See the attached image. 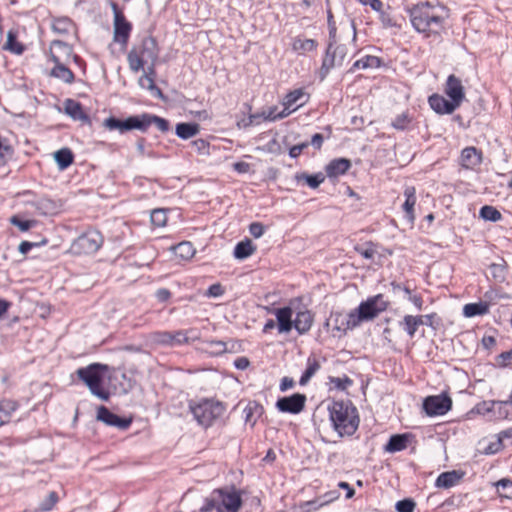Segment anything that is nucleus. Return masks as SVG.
<instances>
[{"instance_id":"obj_1","label":"nucleus","mask_w":512,"mask_h":512,"mask_svg":"<svg viewBox=\"0 0 512 512\" xmlns=\"http://www.w3.org/2000/svg\"><path fill=\"white\" fill-rule=\"evenodd\" d=\"M449 10L443 5H432L429 2L419 3L409 10L413 28L426 38L438 40L444 30V22Z\"/></svg>"},{"instance_id":"obj_2","label":"nucleus","mask_w":512,"mask_h":512,"mask_svg":"<svg viewBox=\"0 0 512 512\" xmlns=\"http://www.w3.org/2000/svg\"><path fill=\"white\" fill-rule=\"evenodd\" d=\"M328 410L333 427L340 436L355 433L359 426V416L351 402L334 401Z\"/></svg>"},{"instance_id":"obj_3","label":"nucleus","mask_w":512,"mask_h":512,"mask_svg":"<svg viewBox=\"0 0 512 512\" xmlns=\"http://www.w3.org/2000/svg\"><path fill=\"white\" fill-rule=\"evenodd\" d=\"M387 302L381 294L369 298L362 302L357 309L351 311L341 324H337L335 329L346 331L357 327L361 322L374 319L380 312L386 310Z\"/></svg>"},{"instance_id":"obj_4","label":"nucleus","mask_w":512,"mask_h":512,"mask_svg":"<svg viewBox=\"0 0 512 512\" xmlns=\"http://www.w3.org/2000/svg\"><path fill=\"white\" fill-rule=\"evenodd\" d=\"M242 506L240 492L234 488L215 489L205 499L200 512H238Z\"/></svg>"},{"instance_id":"obj_5","label":"nucleus","mask_w":512,"mask_h":512,"mask_svg":"<svg viewBox=\"0 0 512 512\" xmlns=\"http://www.w3.org/2000/svg\"><path fill=\"white\" fill-rule=\"evenodd\" d=\"M159 48L155 38L144 37L136 43L128 54L129 64H155Z\"/></svg>"},{"instance_id":"obj_6","label":"nucleus","mask_w":512,"mask_h":512,"mask_svg":"<svg viewBox=\"0 0 512 512\" xmlns=\"http://www.w3.org/2000/svg\"><path fill=\"white\" fill-rule=\"evenodd\" d=\"M194 418L205 427L210 426L225 411L222 403L210 399H203L197 404L189 405Z\"/></svg>"},{"instance_id":"obj_7","label":"nucleus","mask_w":512,"mask_h":512,"mask_svg":"<svg viewBox=\"0 0 512 512\" xmlns=\"http://www.w3.org/2000/svg\"><path fill=\"white\" fill-rule=\"evenodd\" d=\"M103 366L100 364H91L85 368H79L76 373L78 377L88 386L90 392L103 401L109 399V392L104 390L101 386V375L99 368Z\"/></svg>"},{"instance_id":"obj_8","label":"nucleus","mask_w":512,"mask_h":512,"mask_svg":"<svg viewBox=\"0 0 512 512\" xmlns=\"http://www.w3.org/2000/svg\"><path fill=\"white\" fill-rule=\"evenodd\" d=\"M193 332L194 330L156 331L150 334V341L158 345L179 346L198 339L197 335L190 336Z\"/></svg>"},{"instance_id":"obj_9","label":"nucleus","mask_w":512,"mask_h":512,"mask_svg":"<svg viewBox=\"0 0 512 512\" xmlns=\"http://www.w3.org/2000/svg\"><path fill=\"white\" fill-rule=\"evenodd\" d=\"M103 244V237L97 230H89L77 237L71 244V252L76 255L93 254Z\"/></svg>"},{"instance_id":"obj_10","label":"nucleus","mask_w":512,"mask_h":512,"mask_svg":"<svg viewBox=\"0 0 512 512\" xmlns=\"http://www.w3.org/2000/svg\"><path fill=\"white\" fill-rule=\"evenodd\" d=\"M113 11V40L115 43L125 47L128 44L132 31V24L126 19L123 12L115 2L111 3Z\"/></svg>"},{"instance_id":"obj_11","label":"nucleus","mask_w":512,"mask_h":512,"mask_svg":"<svg viewBox=\"0 0 512 512\" xmlns=\"http://www.w3.org/2000/svg\"><path fill=\"white\" fill-rule=\"evenodd\" d=\"M452 407V400L446 394L428 396L423 402V409L429 416L446 414Z\"/></svg>"},{"instance_id":"obj_12","label":"nucleus","mask_w":512,"mask_h":512,"mask_svg":"<svg viewBox=\"0 0 512 512\" xmlns=\"http://www.w3.org/2000/svg\"><path fill=\"white\" fill-rule=\"evenodd\" d=\"M50 56L54 64H70L71 61L78 63V56L73 54L72 47L61 40L51 43Z\"/></svg>"},{"instance_id":"obj_13","label":"nucleus","mask_w":512,"mask_h":512,"mask_svg":"<svg viewBox=\"0 0 512 512\" xmlns=\"http://www.w3.org/2000/svg\"><path fill=\"white\" fill-rule=\"evenodd\" d=\"M103 126L108 130H118L120 133H124L126 131H130L133 129H137L140 131V128L143 127V124L140 123V115L130 116L125 120H120L115 117H109L104 120Z\"/></svg>"},{"instance_id":"obj_14","label":"nucleus","mask_w":512,"mask_h":512,"mask_svg":"<svg viewBox=\"0 0 512 512\" xmlns=\"http://www.w3.org/2000/svg\"><path fill=\"white\" fill-rule=\"evenodd\" d=\"M305 401V395L296 393L288 397L279 398L276 402V407L281 412L297 414L303 410Z\"/></svg>"},{"instance_id":"obj_15","label":"nucleus","mask_w":512,"mask_h":512,"mask_svg":"<svg viewBox=\"0 0 512 512\" xmlns=\"http://www.w3.org/2000/svg\"><path fill=\"white\" fill-rule=\"evenodd\" d=\"M308 96L305 94L303 89H296L289 92L283 101L284 110L278 115L279 118H283L291 114L297 108L301 107L306 103Z\"/></svg>"},{"instance_id":"obj_16","label":"nucleus","mask_w":512,"mask_h":512,"mask_svg":"<svg viewBox=\"0 0 512 512\" xmlns=\"http://www.w3.org/2000/svg\"><path fill=\"white\" fill-rule=\"evenodd\" d=\"M446 95L457 106L460 107L465 99V91L462 82L455 75H450L447 78L445 89Z\"/></svg>"},{"instance_id":"obj_17","label":"nucleus","mask_w":512,"mask_h":512,"mask_svg":"<svg viewBox=\"0 0 512 512\" xmlns=\"http://www.w3.org/2000/svg\"><path fill=\"white\" fill-rule=\"evenodd\" d=\"M97 420L105 423L108 426L117 427L121 430L127 429L131 425V419L121 418L112 413L105 406H100L97 410Z\"/></svg>"},{"instance_id":"obj_18","label":"nucleus","mask_w":512,"mask_h":512,"mask_svg":"<svg viewBox=\"0 0 512 512\" xmlns=\"http://www.w3.org/2000/svg\"><path fill=\"white\" fill-rule=\"evenodd\" d=\"M130 67L135 73H138L140 70L142 71L143 74L139 77L138 83L143 89H147L155 95L161 94L160 89H158L155 85V71L153 66H148L147 69H145V66Z\"/></svg>"},{"instance_id":"obj_19","label":"nucleus","mask_w":512,"mask_h":512,"mask_svg":"<svg viewBox=\"0 0 512 512\" xmlns=\"http://www.w3.org/2000/svg\"><path fill=\"white\" fill-rule=\"evenodd\" d=\"M277 320V328L280 334L289 333L293 328V310L289 306L277 308L272 311Z\"/></svg>"},{"instance_id":"obj_20","label":"nucleus","mask_w":512,"mask_h":512,"mask_svg":"<svg viewBox=\"0 0 512 512\" xmlns=\"http://www.w3.org/2000/svg\"><path fill=\"white\" fill-rule=\"evenodd\" d=\"M428 102L430 107L438 114H451L458 108L451 100H447L439 94L431 95Z\"/></svg>"},{"instance_id":"obj_21","label":"nucleus","mask_w":512,"mask_h":512,"mask_svg":"<svg viewBox=\"0 0 512 512\" xmlns=\"http://www.w3.org/2000/svg\"><path fill=\"white\" fill-rule=\"evenodd\" d=\"M482 162V153L475 147H466L461 152V164L466 169H473Z\"/></svg>"},{"instance_id":"obj_22","label":"nucleus","mask_w":512,"mask_h":512,"mask_svg":"<svg viewBox=\"0 0 512 512\" xmlns=\"http://www.w3.org/2000/svg\"><path fill=\"white\" fill-rule=\"evenodd\" d=\"M463 476L464 473L457 470L443 472L437 477L435 486L445 489L454 487L461 481Z\"/></svg>"},{"instance_id":"obj_23","label":"nucleus","mask_w":512,"mask_h":512,"mask_svg":"<svg viewBox=\"0 0 512 512\" xmlns=\"http://www.w3.org/2000/svg\"><path fill=\"white\" fill-rule=\"evenodd\" d=\"M351 167V161L346 158H338L329 162L326 166V175L329 178H337L344 175Z\"/></svg>"},{"instance_id":"obj_24","label":"nucleus","mask_w":512,"mask_h":512,"mask_svg":"<svg viewBox=\"0 0 512 512\" xmlns=\"http://www.w3.org/2000/svg\"><path fill=\"white\" fill-rule=\"evenodd\" d=\"M140 123L143 124V127L140 128L142 132H145L151 125H155L161 132H166L169 129V122L166 119L148 113L140 115Z\"/></svg>"},{"instance_id":"obj_25","label":"nucleus","mask_w":512,"mask_h":512,"mask_svg":"<svg viewBox=\"0 0 512 512\" xmlns=\"http://www.w3.org/2000/svg\"><path fill=\"white\" fill-rule=\"evenodd\" d=\"M52 30L62 36L76 35V25L68 17L55 18L52 21Z\"/></svg>"},{"instance_id":"obj_26","label":"nucleus","mask_w":512,"mask_h":512,"mask_svg":"<svg viewBox=\"0 0 512 512\" xmlns=\"http://www.w3.org/2000/svg\"><path fill=\"white\" fill-rule=\"evenodd\" d=\"M405 202L402 205L405 216L410 223L415 220L414 206L416 204V190L414 187H406L404 191Z\"/></svg>"},{"instance_id":"obj_27","label":"nucleus","mask_w":512,"mask_h":512,"mask_svg":"<svg viewBox=\"0 0 512 512\" xmlns=\"http://www.w3.org/2000/svg\"><path fill=\"white\" fill-rule=\"evenodd\" d=\"M293 321V328H295L299 334H305L310 330L313 324V316L308 310L300 311Z\"/></svg>"},{"instance_id":"obj_28","label":"nucleus","mask_w":512,"mask_h":512,"mask_svg":"<svg viewBox=\"0 0 512 512\" xmlns=\"http://www.w3.org/2000/svg\"><path fill=\"white\" fill-rule=\"evenodd\" d=\"M510 405V402L507 401H490L484 402L482 407L485 412H493L496 418L498 419H506L509 416V412L507 410V406Z\"/></svg>"},{"instance_id":"obj_29","label":"nucleus","mask_w":512,"mask_h":512,"mask_svg":"<svg viewBox=\"0 0 512 512\" xmlns=\"http://www.w3.org/2000/svg\"><path fill=\"white\" fill-rule=\"evenodd\" d=\"M64 111L74 120L86 121L88 116L83 111L81 104L73 99H66L64 102Z\"/></svg>"},{"instance_id":"obj_30","label":"nucleus","mask_w":512,"mask_h":512,"mask_svg":"<svg viewBox=\"0 0 512 512\" xmlns=\"http://www.w3.org/2000/svg\"><path fill=\"white\" fill-rule=\"evenodd\" d=\"M339 497L336 491H331L320 497L319 499L307 501L303 504L302 508L306 512L316 511L320 507L327 505Z\"/></svg>"},{"instance_id":"obj_31","label":"nucleus","mask_w":512,"mask_h":512,"mask_svg":"<svg viewBox=\"0 0 512 512\" xmlns=\"http://www.w3.org/2000/svg\"><path fill=\"white\" fill-rule=\"evenodd\" d=\"M200 131V126L197 123H178L176 125V135L181 139H190L196 136Z\"/></svg>"},{"instance_id":"obj_32","label":"nucleus","mask_w":512,"mask_h":512,"mask_svg":"<svg viewBox=\"0 0 512 512\" xmlns=\"http://www.w3.org/2000/svg\"><path fill=\"white\" fill-rule=\"evenodd\" d=\"M408 438L405 434H396L390 437L385 445V451L395 453L406 449Z\"/></svg>"},{"instance_id":"obj_33","label":"nucleus","mask_w":512,"mask_h":512,"mask_svg":"<svg viewBox=\"0 0 512 512\" xmlns=\"http://www.w3.org/2000/svg\"><path fill=\"white\" fill-rule=\"evenodd\" d=\"M256 250L250 239H245L237 243L234 248V257L239 260H243L251 256Z\"/></svg>"},{"instance_id":"obj_34","label":"nucleus","mask_w":512,"mask_h":512,"mask_svg":"<svg viewBox=\"0 0 512 512\" xmlns=\"http://www.w3.org/2000/svg\"><path fill=\"white\" fill-rule=\"evenodd\" d=\"M422 325L421 319L413 315H405L399 326L407 333L410 338H413L418 327Z\"/></svg>"},{"instance_id":"obj_35","label":"nucleus","mask_w":512,"mask_h":512,"mask_svg":"<svg viewBox=\"0 0 512 512\" xmlns=\"http://www.w3.org/2000/svg\"><path fill=\"white\" fill-rule=\"evenodd\" d=\"M17 408L18 404L13 400L3 399L0 401V427L9 422Z\"/></svg>"},{"instance_id":"obj_36","label":"nucleus","mask_w":512,"mask_h":512,"mask_svg":"<svg viewBox=\"0 0 512 512\" xmlns=\"http://www.w3.org/2000/svg\"><path fill=\"white\" fill-rule=\"evenodd\" d=\"M317 46V42L314 39L302 38L300 36L293 39L292 48L299 54H305L313 51Z\"/></svg>"},{"instance_id":"obj_37","label":"nucleus","mask_w":512,"mask_h":512,"mask_svg":"<svg viewBox=\"0 0 512 512\" xmlns=\"http://www.w3.org/2000/svg\"><path fill=\"white\" fill-rule=\"evenodd\" d=\"M203 350L212 356H220L228 351V343L221 340H205Z\"/></svg>"},{"instance_id":"obj_38","label":"nucleus","mask_w":512,"mask_h":512,"mask_svg":"<svg viewBox=\"0 0 512 512\" xmlns=\"http://www.w3.org/2000/svg\"><path fill=\"white\" fill-rule=\"evenodd\" d=\"M54 159L60 170L68 168L73 163V153L69 148H62L54 153Z\"/></svg>"},{"instance_id":"obj_39","label":"nucleus","mask_w":512,"mask_h":512,"mask_svg":"<svg viewBox=\"0 0 512 512\" xmlns=\"http://www.w3.org/2000/svg\"><path fill=\"white\" fill-rule=\"evenodd\" d=\"M3 48L13 54L20 55L24 52V45L17 40L16 32L9 30L7 40Z\"/></svg>"},{"instance_id":"obj_40","label":"nucleus","mask_w":512,"mask_h":512,"mask_svg":"<svg viewBox=\"0 0 512 512\" xmlns=\"http://www.w3.org/2000/svg\"><path fill=\"white\" fill-rule=\"evenodd\" d=\"M488 304L484 302L469 303L463 307L465 317L471 318L478 315H484L488 312Z\"/></svg>"},{"instance_id":"obj_41","label":"nucleus","mask_w":512,"mask_h":512,"mask_svg":"<svg viewBox=\"0 0 512 512\" xmlns=\"http://www.w3.org/2000/svg\"><path fill=\"white\" fill-rule=\"evenodd\" d=\"M172 249L174 254L183 260H188L195 254V249L192 243L188 241L181 242L173 246Z\"/></svg>"},{"instance_id":"obj_42","label":"nucleus","mask_w":512,"mask_h":512,"mask_svg":"<svg viewBox=\"0 0 512 512\" xmlns=\"http://www.w3.org/2000/svg\"><path fill=\"white\" fill-rule=\"evenodd\" d=\"M320 369L319 362L312 357H309L307 360V367L303 372L300 378V385H305L309 382V380L316 374V372Z\"/></svg>"},{"instance_id":"obj_43","label":"nucleus","mask_w":512,"mask_h":512,"mask_svg":"<svg viewBox=\"0 0 512 512\" xmlns=\"http://www.w3.org/2000/svg\"><path fill=\"white\" fill-rule=\"evenodd\" d=\"M489 272L496 283H503L506 280V264L504 260L500 263H492Z\"/></svg>"},{"instance_id":"obj_44","label":"nucleus","mask_w":512,"mask_h":512,"mask_svg":"<svg viewBox=\"0 0 512 512\" xmlns=\"http://www.w3.org/2000/svg\"><path fill=\"white\" fill-rule=\"evenodd\" d=\"M50 75L64 81L65 83H72L74 80V74L68 66H53L50 71Z\"/></svg>"},{"instance_id":"obj_45","label":"nucleus","mask_w":512,"mask_h":512,"mask_svg":"<svg viewBox=\"0 0 512 512\" xmlns=\"http://www.w3.org/2000/svg\"><path fill=\"white\" fill-rule=\"evenodd\" d=\"M327 23H328L329 39H330V43L327 48V54H330L333 49V43L336 42V32H337L336 23H335L333 14L330 9L327 11Z\"/></svg>"},{"instance_id":"obj_46","label":"nucleus","mask_w":512,"mask_h":512,"mask_svg":"<svg viewBox=\"0 0 512 512\" xmlns=\"http://www.w3.org/2000/svg\"><path fill=\"white\" fill-rule=\"evenodd\" d=\"M480 217L487 221L497 222L501 220V213L493 206L485 205L480 209Z\"/></svg>"},{"instance_id":"obj_47","label":"nucleus","mask_w":512,"mask_h":512,"mask_svg":"<svg viewBox=\"0 0 512 512\" xmlns=\"http://www.w3.org/2000/svg\"><path fill=\"white\" fill-rule=\"evenodd\" d=\"M167 209H154L150 214L151 223L156 227H164L167 222Z\"/></svg>"},{"instance_id":"obj_48","label":"nucleus","mask_w":512,"mask_h":512,"mask_svg":"<svg viewBox=\"0 0 512 512\" xmlns=\"http://www.w3.org/2000/svg\"><path fill=\"white\" fill-rule=\"evenodd\" d=\"M497 492L501 497L512 499V481L501 479L496 484Z\"/></svg>"},{"instance_id":"obj_49","label":"nucleus","mask_w":512,"mask_h":512,"mask_svg":"<svg viewBox=\"0 0 512 512\" xmlns=\"http://www.w3.org/2000/svg\"><path fill=\"white\" fill-rule=\"evenodd\" d=\"M298 179L300 178H303L305 179L307 185L310 187V188H317L319 187V185L321 183L324 182L325 180V175L321 172L319 173H316V174H313V175H307V174H302L300 177H297Z\"/></svg>"},{"instance_id":"obj_50","label":"nucleus","mask_w":512,"mask_h":512,"mask_svg":"<svg viewBox=\"0 0 512 512\" xmlns=\"http://www.w3.org/2000/svg\"><path fill=\"white\" fill-rule=\"evenodd\" d=\"M355 251L366 259H372L376 254L375 245L372 242L366 243L365 247L355 246Z\"/></svg>"},{"instance_id":"obj_51","label":"nucleus","mask_w":512,"mask_h":512,"mask_svg":"<svg viewBox=\"0 0 512 512\" xmlns=\"http://www.w3.org/2000/svg\"><path fill=\"white\" fill-rule=\"evenodd\" d=\"M415 507L416 503L411 498L400 500L396 503L395 506L397 512H414Z\"/></svg>"},{"instance_id":"obj_52","label":"nucleus","mask_w":512,"mask_h":512,"mask_svg":"<svg viewBox=\"0 0 512 512\" xmlns=\"http://www.w3.org/2000/svg\"><path fill=\"white\" fill-rule=\"evenodd\" d=\"M10 222L14 226L18 227L21 231L29 230L33 226V224H34V221L22 220V219H20L17 216L11 217Z\"/></svg>"},{"instance_id":"obj_53","label":"nucleus","mask_w":512,"mask_h":512,"mask_svg":"<svg viewBox=\"0 0 512 512\" xmlns=\"http://www.w3.org/2000/svg\"><path fill=\"white\" fill-rule=\"evenodd\" d=\"M58 496L56 492H50L48 498L40 504L42 511H49L56 504Z\"/></svg>"},{"instance_id":"obj_54","label":"nucleus","mask_w":512,"mask_h":512,"mask_svg":"<svg viewBox=\"0 0 512 512\" xmlns=\"http://www.w3.org/2000/svg\"><path fill=\"white\" fill-rule=\"evenodd\" d=\"M223 294H224V289L220 283H215V284L211 285L208 288L207 292L205 293V295L207 297H214V298L220 297Z\"/></svg>"},{"instance_id":"obj_55","label":"nucleus","mask_w":512,"mask_h":512,"mask_svg":"<svg viewBox=\"0 0 512 512\" xmlns=\"http://www.w3.org/2000/svg\"><path fill=\"white\" fill-rule=\"evenodd\" d=\"M409 123V118L406 114L398 115L392 122V126L399 130H404Z\"/></svg>"},{"instance_id":"obj_56","label":"nucleus","mask_w":512,"mask_h":512,"mask_svg":"<svg viewBox=\"0 0 512 512\" xmlns=\"http://www.w3.org/2000/svg\"><path fill=\"white\" fill-rule=\"evenodd\" d=\"M264 231L265 227L259 222H254L249 226V232L255 238H260L264 234Z\"/></svg>"},{"instance_id":"obj_57","label":"nucleus","mask_w":512,"mask_h":512,"mask_svg":"<svg viewBox=\"0 0 512 512\" xmlns=\"http://www.w3.org/2000/svg\"><path fill=\"white\" fill-rule=\"evenodd\" d=\"M38 208L42 209L44 214H48L53 212L55 204L50 199H41L38 202Z\"/></svg>"},{"instance_id":"obj_58","label":"nucleus","mask_w":512,"mask_h":512,"mask_svg":"<svg viewBox=\"0 0 512 512\" xmlns=\"http://www.w3.org/2000/svg\"><path fill=\"white\" fill-rule=\"evenodd\" d=\"M331 382L335 385L336 388L340 390H345L348 386L352 384V380L348 377L340 378V377H334L331 378Z\"/></svg>"},{"instance_id":"obj_59","label":"nucleus","mask_w":512,"mask_h":512,"mask_svg":"<svg viewBox=\"0 0 512 512\" xmlns=\"http://www.w3.org/2000/svg\"><path fill=\"white\" fill-rule=\"evenodd\" d=\"M309 146V142H302L300 144L294 145L289 149V156L291 158H297L304 149H306Z\"/></svg>"},{"instance_id":"obj_60","label":"nucleus","mask_w":512,"mask_h":512,"mask_svg":"<svg viewBox=\"0 0 512 512\" xmlns=\"http://www.w3.org/2000/svg\"><path fill=\"white\" fill-rule=\"evenodd\" d=\"M353 64H355V65H358V64H381V61L379 58H377L375 56L365 55V56L355 60Z\"/></svg>"},{"instance_id":"obj_61","label":"nucleus","mask_w":512,"mask_h":512,"mask_svg":"<svg viewBox=\"0 0 512 512\" xmlns=\"http://www.w3.org/2000/svg\"><path fill=\"white\" fill-rule=\"evenodd\" d=\"M192 147L200 152L205 153L208 150V143L203 139H197L191 142Z\"/></svg>"},{"instance_id":"obj_62","label":"nucleus","mask_w":512,"mask_h":512,"mask_svg":"<svg viewBox=\"0 0 512 512\" xmlns=\"http://www.w3.org/2000/svg\"><path fill=\"white\" fill-rule=\"evenodd\" d=\"M344 51V47L337 46L333 50V58L331 64H340L344 61V57L342 56Z\"/></svg>"},{"instance_id":"obj_63","label":"nucleus","mask_w":512,"mask_h":512,"mask_svg":"<svg viewBox=\"0 0 512 512\" xmlns=\"http://www.w3.org/2000/svg\"><path fill=\"white\" fill-rule=\"evenodd\" d=\"M39 243L36 242H29V241H22L19 244L18 250L21 254H27L33 247L39 246Z\"/></svg>"},{"instance_id":"obj_64","label":"nucleus","mask_w":512,"mask_h":512,"mask_svg":"<svg viewBox=\"0 0 512 512\" xmlns=\"http://www.w3.org/2000/svg\"><path fill=\"white\" fill-rule=\"evenodd\" d=\"M324 141V137L320 133H316L312 136L309 145L313 146L315 149L319 150L322 147Z\"/></svg>"}]
</instances>
